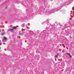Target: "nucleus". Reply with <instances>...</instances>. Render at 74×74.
<instances>
[{"instance_id": "7", "label": "nucleus", "mask_w": 74, "mask_h": 74, "mask_svg": "<svg viewBox=\"0 0 74 74\" xmlns=\"http://www.w3.org/2000/svg\"><path fill=\"white\" fill-rule=\"evenodd\" d=\"M20 35L21 36H23V34L20 33Z\"/></svg>"}, {"instance_id": "12", "label": "nucleus", "mask_w": 74, "mask_h": 74, "mask_svg": "<svg viewBox=\"0 0 74 74\" xmlns=\"http://www.w3.org/2000/svg\"><path fill=\"white\" fill-rule=\"evenodd\" d=\"M0 45H1V43H0Z\"/></svg>"}, {"instance_id": "10", "label": "nucleus", "mask_w": 74, "mask_h": 74, "mask_svg": "<svg viewBox=\"0 0 74 74\" xmlns=\"http://www.w3.org/2000/svg\"><path fill=\"white\" fill-rule=\"evenodd\" d=\"M59 11V9H58L57 10H56V11Z\"/></svg>"}, {"instance_id": "2", "label": "nucleus", "mask_w": 74, "mask_h": 74, "mask_svg": "<svg viewBox=\"0 0 74 74\" xmlns=\"http://www.w3.org/2000/svg\"><path fill=\"white\" fill-rule=\"evenodd\" d=\"M21 26L22 27H25V24L23 23V24H22L21 25Z\"/></svg>"}, {"instance_id": "13", "label": "nucleus", "mask_w": 74, "mask_h": 74, "mask_svg": "<svg viewBox=\"0 0 74 74\" xmlns=\"http://www.w3.org/2000/svg\"><path fill=\"white\" fill-rule=\"evenodd\" d=\"M51 0V1H53V0Z\"/></svg>"}, {"instance_id": "11", "label": "nucleus", "mask_w": 74, "mask_h": 74, "mask_svg": "<svg viewBox=\"0 0 74 74\" xmlns=\"http://www.w3.org/2000/svg\"><path fill=\"white\" fill-rule=\"evenodd\" d=\"M59 54L58 53H57V55H58V56L59 55Z\"/></svg>"}, {"instance_id": "1", "label": "nucleus", "mask_w": 74, "mask_h": 74, "mask_svg": "<svg viewBox=\"0 0 74 74\" xmlns=\"http://www.w3.org/2000/svg\"><path fill=\"white\" fill-rule=\"evenodd\" d=\"M66 54L69 55L70 58H71V54H70V53H66Z\"/></svg>"}, {"instance_id": "9", "label": "nucleus", "mask_w": 74, "mask_h": 74, "mask_svg": "<svg viewBox=\"0 0 74 74\" xmlns=\"http://www.w3.org/2000/svg\"><path fill=\"white\" fill-rule=\"evenodd\" d=\"M73 10H74V7H73Z\"/></svg>"}, {"instance_id": "5", "label": "nucleus", "mask_w": 74, "mask_h": 74, "mask_svg": "<svg viewBox=\"0 0 74 74\" xmlns=\"http://www.w3.org/2000/svg\"><path fill=\"white\" fill-rule=\"evenodd\" d=\"M16 27H13V29H16Z\"/></svg>"}, {"instance_id": "4", "label": "nucleus", "mask_w": 74, "mask_h": 74, "mask_svg": "<svg viewBox=\"0 0 74 74\" xmlns=\"http://www.w3.org/2000/svg\"><path fill=\"white\" fill-rule=\"evenodd\" d=\"M10 30L11 32H12V31H14V29H10Z\"/></svg>"}, {"instance_id": "6", "label": "nucleus", "mask_w": 74, "mask_h": 74, "mask_svg": "<svg viewBox=\"0 0 74 74\" xmlns=\"http://www.w3.org/2000/svg\"><path fill=\"white\" fill-rule=\"evenodd\" d=\"M3 40H7V38L6 37H5L3 38Z\"/></svg>"}, {"instance_id": "3", "label": "nucleus", "mask_w": 74, "mask_h": 74, "mask_svg": "<svg viewBox=\"0 0 74 74\" xmlns=\"http://www.w3.org/2000/svg\"><path fill=\"white\" fill-rule=\"evenodd\" d=\"M1 34L2 36H3V35H4V34H5V33H4V32H2L1 33Z\"/></svg>"}, {"instance_id": "8", "label": "nucleus", "mask_w": 74, "mask_h": 74, "mask_svg": "<svg viewBox=\"0 0 74 74\" xmlns=\"http://www.w3.org/2000/svg\"><path fill=\"white\" fill-rule=\"evenodd\" d=\"M55 57H56V58H58V55L56 56Z\"/></svg>"}]
</instances>
